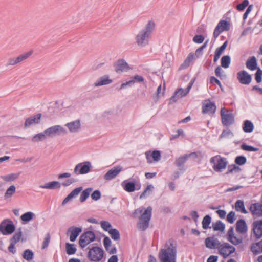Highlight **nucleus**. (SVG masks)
<instances>
[{
  "mask_svg": "<svg viewBox=\"0 0 262 262\" xmlns=\"http://www.w3.org/2000/svg\"><path fill=\"white\" fill-rule=\"evenodd\" d=\"M249 3L248 0H244L242 3L236 6V8L239 11H243L249 5Z\"/></svg>",
  "mask_w": 262,
  "mask_h": 262,
  "instance_id": "5fc2aeb1",
  "label": "nucleus"
},
{
  "mask_svg": "<svg viewBox=\"0 0 262 262\" xmlns=\"http://www.w3.org/2000/svg\"><path fill=\"white\" fill-rule=\"evenodd\" d=\"M243 130L245 133H251L254 129L253 123L249 120H245L243 124Z\"/></svg>",
  "mask_w": 262,
  "mask_h": 262,
  "instance_id": "473e14b6",
  "label": "nucleus"
},
{
  "mask_svg": "<svg viewBox=\"0 0 262 262\" xmlns=\"http://www.w3.org/2000/svg\"><path fill=\"white\" fill-rule=\"evenodd\" d=\"M210 162L213 164L212 168L216 172H221L226 168L227 165L226 159L220 155L212 157L210 160Z\"/></svg>",
  "mask_w": 262,
  "mask_h": 262,
  "instance_id": "20e7f679",
  "label": "nucleus"
},
{
  "mask_svg": "<svg viewBox=\"0 0 262 262\" xmlns=\"http://www.w3.org/2000/svg\"><path fill=\"white\" fill-rule=\"evenodd\" d=\"M246 66L247 69L254 71L257 69V60L255 56H252L248 58L246 62Z\"/></svg>",
  "mask_w": 262,
  "mask_h": 262,
  "instance_id": "cd10ccee",
  "label": "nucleus"
},
{
  "mask_svg": "<svg viewBox=\"0 0 262 262\" xmlns=\"http://www.w3.org/2000/svg\"><path fill=\"white\" fill-rule=\"evenodd\" d=\"M196 155L195 152H192L190 154H184L183 156H180L176 160V165L177 167H180L183 166L188 159L192 155Z\"/></svg>",
  "mask_w": 262,
  "mask_h": 262,
  "instance_id": "c756f323",
  "label": "nucleus"
},
{
  "mask_svg": "<svg viewBox=\"0 0 262 262\" xmlns=\"http://www.w3.org/2000/svg\"><path fill=\"white\" fill-rule=\"evenodd\" d=\"M92 168L91 163L89 161H85L77 164L74 169V173L76 175L85 174L91 170Z\"/></svg>",
  "mask_w": 262,
  "mask_h": 262,
  "instance_id": "9d476101",
  "label": "nucleus"
},
{
  "mask_svg": "<svg viewBox=\"0 0 262 262\" xmlns=\"http://www.w3.org/2000/svg\"><path fill=\"white\" fill-rule=\"evenodd\" d=\"M221 116L222 124L226 127L229 126L234 122V116L232 113H225L224 108L221 110Z\"/></svg>",
  "mask_w": 262,
  "mask_h": 262,
  "instance_id": "9b49d317",
  "label": "nucleus"
},
{
  "mask_svg": "<svg viewBox=\"0 0 262 262\" xmlns=\"http://www.w3.org/2000/svg\"><path fill=\"white\" fill-rule=\"evenodd\" d=\"M101 228L105 231L108 232L112 227L111 224L107 221H102L100 222Z\"/></svg>",
  "mask_w": 262,
  "mask_h": 262,
  "instance_id": "864d4df0",
  "label": "nucleus"
},
{
  "mask_svg": "<svg viewBox=\"0 0 262 262\" xmlns=\"http://www.w3.org/2000/svg\"><path fill=\"white\" fill-rule=\"evenodd\" d=\"M249 210L253 215H256L258 216H262V204L259 203L252 204Z\"/></svg>",
  "mask_w": 262,
  "mask_h": 262,
  "instance_id": "aec40b11",
  "label": "nucleus"
},
{
  "mask_svg": "<svg viewBox=\"0 0 262 262\" xmlns=\"http://www.w3.org/2000/svg\"><path fill=\"white\" fill-rule=\"evenodd\" d=\"M33 53L32 51H30L27 53L22 54L16 58V61L18 63H19L27 59L29 56H30Z\"/></svg>",
  "mask_w": 262,
  "mask_h": 262,
  "instance_id": "79ce46f5",
  "label": "nucleus"
},
{
  "mask_svg": "<svg viewBox=\"0 0 262 262\" xmlns=\"http://www.w3.org/2000/svg\"><path fill=\"white\" fill-rule=\"evenodd\" d=\"M66 252L68 255H73L76 252V248L74 244L69 243L66 244Z\"/></svg>",
  "mask_w": 262,
  "mask_h": 262,
  "instance_id": "a19ab883",
  "label": "nucleus"
},
{
  "mask_svg": "<svg viewBox=\"0 0 262 262\" xmlns=\"http://www.w3.org/2000/svg\"><path fill=\"white\" fill-rule=\"evenodd\" d=\"M193 54L192 53H191L188 55L187 58L185 59V61L181 65V66L184 68H186L187 66H188L190 62L193 59Z\"/></svg>",
  "mask_w": 262,
  "mask_h": 262,
  "instance_id": "e2e57ef3",
  "label": "nucleus"
},
{
  "mask_svg": "<svg viewBox=\"0 0 262 262\" xmlns=\"http://www.w3.org/2000/svg\"><path fill=\"white\" fill-rule=\"evenodd\" d=\"M152 208L148 206L140 217V222L137 224L138 228L141 231H145L148 227L152 215Z\"/></svg>",
  "mask_w": 262,
  "mask_h": 262,
  "instance_id": "7ed1b4c3",
  "label": "nucleus"
},
{
  "mask_svg": "<svg viewBox=\"0 0 262 262\" xmlns=\"http://www.w3.org/2000/svg\"><path fill=\"white\" fill-rule=\"evenodd\" d=\"M228 240L231 242L232 244L234 245H238L239 244L242 243L243 242V239L242 238H237L235 236H233L231 238H228Z\"/></svg>",
  "mask_w": 262,
  "mask_h": 262,
  "instance_id": "4d7b16f0",
  "label": "nucleus"
},
{
  "mask_svg": "<svg viewBox=\"0 0 262 262\" xmlns=\"http://www.w3.org/2000/svg\"><path fill=\"white\" fill-rule=\"evenodd\" d=\"M235 248L228 243H220L218 247V252L223 258H226L235 251Z\"/></svg>",
  "mask_w": 262,
  "mask_h": 262,
  "instance_id": "6e6552de",
  "label": "nucleus"
},
{
  "mask_svg": "<svg viewBox=\"0 0 262 262\" xmlns=\"http://www.w3.org/2000/svg\"><path fill=\"white\" fill-rule=\"evenodd\" d=\"M204 40V37L202 35H196L193 38V41L198 44L202 43Z\"/></svg>",
  "mask_w": 262,
  "mask_h": 262,
  "instance_id": "0e129e2a",
  "label": "nucleus"
},
{
  "mask_svg": "<svg viewBox=\"0 0 262 262\" xmlns=\"http://www.w3.org/2000/svg\"><path fill=\"white\" fill-rule=\"evenodd\" d=\"M96 236L94 232L88 231L81 235L79 239V244L82 248H84L91 243L95 240Z\"/></svg>",
  "mask_w": 262,
  "mask_h": 262,
  "instance_id": "0eeeda50",
  "label": "nucleus"
},
{
  "mask_svg": "<svg viewBox=\"0 0 262 262\" xmlns=\"http://www.w3.org/2000/svg\"><path fill=\"white\" fill-rule=\"evenodd\" d=\"M155 27V23L151 20L149 21L145 28L138 32L135 37V40L139 47H144L148 45Z\"/></svg>",
  "mask_w": 262,
  "mask_h": 262,
  "instance_id": "f257e3e1",
  "label": "nucleus"
},
{
  "mask_svg": "<svg viewBox=\"0 0 262 262\" xmlns=\"http://www.w3.org/2000/svg\"><path fill=\"white\" fill-rule=\"evenodd\" d=\"M33 256V252L30 249L25 250L23 254V258L28 261L32 260Z\"/></svg>",
  "mask_w": 262,
  "mask_h": 262,
  "instance_id": "09e8293b",
  "label": "nucleus"
},
{
  "mask_svg": "<svg viewBox=\"0 0 262 262\" xmlns=\"http://www.w3.org/2000/svg\"><path fill=\"white\" fill-rule=\"evenodd\" d=\"M211 222V217L209 215H205L202 221V228L204 229H207L208 228H210L211 227L209 226Z\"/></svg>",
  "mask_w": 262,
  "mask_h": 262,
  "instance_id": "58836bf2",
  "label": "nucleus"
},
{
  "mask_svg": "<svg viewBox=\"0 0 262 262\" xmlns=\"http://www.w3.org/2000/svg\"><path fill=\"white\" fill-rule=\"evenodd\" d=\"M161 262H176L177 246L173 241H169L159 253Z\"/></svg>",
  "mask_w": 262,
  "mask_h": 262,
  "instance_id": "f03ea898",
  "label": "nucleus"
},
{
  "mask_svg": "<svg viewBox=\"0 0 262 262\" xmlns=\"http://www.w3.org/2000/svg\"><path fill=\"white\" fill-rule=\"evenodd\" d=\"M216 106L214 102L208 101L202 105L203 114H214L216 111Z\"/></svg>",
  "mask_w": 262,
  "mask_h": 262,
  "instance_id": "dca6fc26",
  "label": "nucleus"
},
{
  "mask_svg": "<svg viewBox=\"0 0 262 262\" xmlns=\"http://www.w3.org/2000/svg\"><path fill=\"white\" fill-rule=\"evenodd\" d=\"M82 190V187H79L74 189L72 190L67 196V197L63 200L62 205H65L70 200L76 197L78 194Z\"/></svg>",
  "mask_w": 262,
  "mask_h": 262,
  "instance_id": "393cba45",
  "label": "nucleus"
},
{
  "mask_svg": "<svg viewBox=\"0 0 262 262\" xmlns=\"http://www.w3.org/2000/svg\"><path fill=\"white\" fill-rule=\"evenodd\" d=\"M234 135L233 133L229 129L224 130L221 135L219 137V139L221 140L224 138H229L233 137Z\"/></svg>",
  "mask_w": 262,
  "mask_h": 262,
  "instance_id": "8fccbe9b",
  "label": "nucleus"
},
{
  "mask_svg": "<svg viewBox=\"0 0 262 262\" xmlns=\"http://www.w3.org/2000/svg\"><path fill=\"white\" fill-rule=\"evenodd\" d=\"M122 170L120 165L114 167L109 170L104 176V179L106 181H110L115 178Z\"/></svg>",
  "mask_w": 262,
  "mask_h": 262,
  "instance_id": "2eb2a0df",
  "label": "nucleus"
},
{
  "mask_svg": "<svg viewBox=\"0 0 262 262\" xmlns=\"http://www.w3.org/2000/svg\"><path fill=\"white\" fill-rule=\"evenodd\" d=\"M235 213L234 211H230L227 216V221L229 223L233 224L235 220Z\"/></svg>",
  "mask_w": 262,
  "mask_h": 262,
  "instance_id": "680f3d73",
  "label": "nucleus"
},
{
  "mask_svg": "<svg viewBox=\"0 0 262 262\" xmlns=\"http://www.w3.org/2000/svg\"><path fill=\"white\" fill-rule=\"evenodd\" d=\"M234 162L236 164L241 166L246 163L247 159L244 156H238L235 158Z\"/></svg>",
  "mask_w": 262,
  "mask_h": 262,
  "instance_id": "3c124183",
  "label": "nucleus"
},
{
  "mask_svg": "<svg viewBox=\"0 0 262 262\" xmlns=\"http://www.w3.org/2000/svg\"><path fill=\"white\" fill-rule=\"evenodd\" d=\"M145 154L147 162L148 163L152 162L151 158L156 162H158L161 159V152L159 150H155L152 153H150V151H146Z\"/></svg>",
  "mask_w": 262,
  "mask_h": 262,
  "instance_id": "a211bd4d",
  "label": "nucleus"
},
{
  "mask_svg": "<svg viewBox=\"0 0 262 262\" xmlns=\"http://www.w3.org/2000/svg\"><path fill=\"white\" fill-rule=\"evenodd\" d=\"M33 53L32 51H30L27 53L22 54L16 58V61L18 63H19L27 59L29 56H30Z\"/></svg>",
  "mask_w": 262,
  "mask_h": 262,
  "instance_id": "37998d69",
  "label": "nucleus"
},
{
  "mask_svg": "<svg viewBox=\"0 0 262 262\" xmlns=\"http://www.w3.org/2000/svg\"><path fill=\"white\" fill-rule=\"evenodd\" d=\"M15 228L13 222L10 219H5L0 224V232L4 235L12 234Z\"/></svg>",
  "mask_w": 262,
  "mask_h": 262,
  "instance_id": "1a4fd4ad",
  "label": "nucleus"
},
{
  "mask_svg": "<svg viewBox=\"0 0 262 262\" xmlns=\"http://www.w3.org/2000/svg\"><path fill=\"white\" fill-rule=\"evenodd\" d=\"M231 62V58L229 55L223 56L221 60V66L224 68H229Z\"/></svg>",
  "mask_w": 262,
  "mask_h": 262,
  "instance_id": "4c0bfd02",
  "label": "nucleus"
},
{
  "mask_svg": "<svg viewBox=\"0 0 262 262\" xmlns=\"http://www.w3.org/2000/svg\"><path fill=\"white\" fill-rule=\"evenodd\" d=\"M255 79L257 83H260L262 81V70L258 68L255 74Z\"/></svg>",
  "mask_w": 262,
  "mask_h": 262,
  "instance_id": "6e6d98bb",
  "label": "nucleus"
},
{
  "mask_svg": "<svg viewBox=\"0 0 262 262\" xmlns=\"http://www.w3.org/2000/svg\"><path fill=\"white\" fill-rule=\"evenodd\" d=\"M128 69V65L124 59L119 60L115 66V71L117 73L127 71Z\"/></svg>",
  "mask_w": 262,
  "mask_h": 262,
  "instance_id": "4be33fe9",
  "label": "nucleus"
},
{
  "mask_svg": "<svg viewBox=\"0 0 262 262\" xmlns=\"http://www.w3.org/2000/svg\"><path fill=\"white\" fill-rule=\"evenodd\" d=\"M108 233L114 241H118L120 238L119 232L116 229H111V230L108 231Z\"/></svg>",
  "mask_w": 262,
  "mask_h": 262,
  "instance_id": "49530a36",
  "label": "nucleus"
},
{
  "mask_svg": "<svg viewBox=\"0 0 262 262\" xmlns=\"http://www.w3.org/2000/svg\"><path fill=\"white\" fill-rule=\"evenodd\" d=\"M241 170V168L239 166L236 165L235 164L230 165L228 166V170L226 172V174H228L230 173L233 172L234 171H239Z\"/></svg>",
  "mask_w": 262,
  "mask_h": 262,
  "instance_id": "603ef678",
  "label": "nucleus"
},
{
  "mask_svg": "<svg viewBox=\"0 0 262 262\" xmlns=\"http://www.w3.org/2000/svg\"><path fill=\"white\" fill-rule=\"evenodd\" d=\"M22 236V232L21 229H19L18 231H16L12 238L10 239V242L16 244L20 239Z\"/></svg>",
  "mask_w": 262,
  "mask_h": 262,
  "instance_id": "a18cd8bd",
  "label": "nucleus"
},
{
  "mask_svg": "<svg viewBox=\"0 0 262 262\" xmlns=\"http://www.w3.org/2000/svg\"><path fill=\"white\" fill-rule=\"evenodd\" d=\"M221 242L214 237H208L205 239V245L206 248L209 249H217Z\"/></svg>",
  "mask_w": 262,
  "mask_h": 262,
  "instance_id": "f3484780",
  "label": "nucleus"
},
{
  "mask_svg": "<svg viewBox=\"0 0 262 262\" xmlns=\"http://www.w3.org/2000/svg\"><path fill=\"white\" fill-rule=\"evenodd\" d=\"M208 43V40L206 41L202 46L197 49L195 51V54L197 57L203 54V50L206 47Z\"/></svg>",
  "mask_w": 262,
  "mask_h": 262,
  "instance_id": "13d9d810",
  "label": "nucleus"
},
{
  "mask_svg": "<svg viewBox=\"0 0 262 262\" xmlns=\"http://www.w3.org/2000/svg\"><path fill=\"white\" fill-rule=\"evenodd\" d=\"M50 241V235L48 233L47 234L45 238H44L42 245V249L46 248L49 244Z\"/></svg>",
  "mask_w": 262,
  "mask_h": 262,
  "instance_id": "69168bd1",
  "label": "nucleus"
},
{
  "mask_svg": "<svg viewBox=\"0 0 262 262\" xmlns=\"http://www.w3.org/2000/svg\"><path fill=\"white\" fill-rule=\"evenodd\" d=\"M235 208L237 211H239L245 214L248 212L245 209L244 202L242 200H238L236 201L235 203Z\"/></svg>",
  "mask_w": 262,
  "mask_h": 262,
  "instance_id": "72a5a7b5",
  "label": "nucleus"
},
{
  "mask_svg": "<svg viewBox=\"0 0 262 262\" xmlns=\"http://www.w3.org/2000/svg\"><path fill=\"white\" fill-rule=\"evenodd\" d=\"M112 82V80L109 78L107 75L99 78L95 82L94 85L95 86H99L103 85H107Z\"/></svg>",
  "mask_w": 262,
  "mask_h": 262,
  "instance_id": "c85d7f7f",
  "label": "nucleus"
},
{
  "mask_svg": "<svg viewBox=\"0 0 262 262\" xmlns=\"http://www.w3.org/2000/svg\"><path fill=\"white\" fill-rule=\"evenodd\" d=\"M61 186V184L58 181H52L46 183L45 185H40L39 187L43 189H60Z\"/></svg>",
  "mask_w": 262,
  "mask_h": 262,
  "instance_id": "bb28decb",
  "label": "nucleus"
},
{
  "mask_svg": "<svg viewBox=\"0 0 262 262\" xmlns=\"http://www.w3.org/2000/svg\"><path fill=\"white\" fill-rule=\"evenodd\" d=\"M237 78L239 82L245 85L249 84L252 81V76L246 71L242 70L237 73Z\"/></svg>",
  "mask_w": 262,
  "mask_h": 262,
  "instance_id": "ddd939ff",
  "label": "nucleus"
},
{
  "mask_svg": "<svg viewBox=\"0 0 262 262\" xmlns=\"http://www.w3.org/2000/svg\"><path fill=\"white\" fill-rule=\"evenodd\" d=\"M70 132L75 133L79 130L80 128L81 124L79 120H77L72 122L67 123L66 125Z\"/></svg>",
  "mask_w": 262,
  "mask_h": 262,
  "instance_id": "b1692460",
  "label": "nucleus"
},
{
  "mask_svg": "<svg viewBox=\"0 0 262 262\" xmlns=\"http://www.w3.org/2000/svg\"><path fill=\"white\" fill-rule=\"evenodd\" d=\"M46 136L51 137L55 135L64 134L67 133L66 129L61 125H56L52 126L45 130Z\"/></svg>",
  "mask_w": 262,
  "mask_h": 262,
  "instance_id": "f8f14e48",
  "label": "nucleus"
},
{
  "mask_svg": "<svg viewBox=\"0 0 262 262\" xmlns=\"http://www.w3.org/2000/svg\"><path fill=\"white\" fill-rule=\"evenodd\" d=\"M92 190V188H88L84 189L81 193L80 201L84 202L88 198Z\"/></svg>",
  "mask_w": 262,
  "mask_h": 262,
  "instance_id": "e433bc0d",
  "label": "nucleus"
},
{
  "mask_svg": "<svg viewBox=\"0 0 262 262\" xmlns=\"http://www.w3.org/2000/svg\"><path fill=\"white\" fill-rule=\"evenodd\" d=\"M104 253L102 248L99 247H93L89 249L88 258L92 261L98 262L102 259Z\"/></svg>",
  "mask_w": 262,
  "mask_h": 262,
  "instance_id": "39448f33",
  "label": "nucleus"
},
{
  "mask_svg": "<svg viewBox=\"0 0 262 262\" xmlns=\"http://www.w3.org/2000/svg\"><path fill=\"white\" fill-rule=\"evenodd\" d=\"M236 225V230L237 232L241 234H245L247 232V226L244 219H239L238 220Z\"/></svg>",
  "mask_w": 262,
  "mask_h": 262,
  "instance_id": "412c9836",
  "label": "nucleus"
},
{
  "mask_svg": "<svg viewBox=\"0 0 262 262\" xmlns=\"http://www.w3.org/2000/svg\"><path fill=\"white\" fill-rule=\"evenodd\" d=\"M71 230L70 240L71 242H74L82 231L81 227H72L68 230Z\"/></svg>",
  "mask_w": 262,
  "mask_h": 262,
  "instance_id": "a878e982",
  "label": "nucleus"
},
{
  "mask_svg": "<svg viewBox=\"0 0 262 262\" xmlns=\"http://www.w3.org/2000/svg\"><path fill=\"white\" fill-rule=\"evenodd\" d=\"M250 250L254 255L262 253V239L259 242L253 243L250 247Z\"/></svg>",
  "mask_w": 262,
  "mask_h": 262,
  "instance_id": "5701e85b",
  "label": "nucleus"
},
{
  "mask_svg": "<svg viewBox=\"0 0 262 262\" xmlns=\"http://www.w3.org/2000/svg\"><path fill=\"white\" fill-rule=\"evenodd\" d=\"M46 134L45 133V130L43 132L38 133L35 135L32 138V141L33 142H38L40 141H42L45 140L46 138Z\"/></svg>",
  "mask_w": 262,
  "mask_h": 262,
  "instance_id": "ea45409f",
  "label": "nucleus"
},
{
  "mask_svg": "<svg viewBox=\"0 0 262 262\" xmlns=\"http://www.w3.org/2000/svg\"><path fill=\"white\" fill-rule=\"evenodd\" d=\"M41 117V114L38 113L27 118L25 122V126L27 127L33 124H38L40 121Z\"/></svg>",
  "mask_w": 262,
  "mask_h": 262,
  "instance_id": "6ab92c4d",
  "label": "nucleus"
},
{
  "mask_svg": "<svg viewBox=\"0 0 262 262\" xmlns=\"http://www.w3.org/2000/svg\"><path fill=\"white\" fill-rule=\"evenodd\" d=\"M253 237L255 240L262 237V220L255 221L253 223Z\"/></svg>",
  "mask_w": 262,
  "mask_h": 262,
  "instance_id": "4468645a",
  "label": "nucleus"
},
{
  "mask_svg": "<svg viewBox=\"0 0 262 262\" xmlns=\"http://www.w3.org/2000/svg\"><path fill=\"white\" fill-rule=\"evenodd\" d=\"M16 191V187L14 185H11L6 190L5 194L4 197L5 199H8L11 198L13 194Z\"/></svg>",
  "mask_w": 262,
  "mask_h": 262,
  "instance_id": "c03bdc74",
  "label": "nucleus"
},
{
  "mask_svg": "<svg viewBox=\"0 0 262 262\" xmlns=\"http://www.w3.org/2000/svg\"><path fill=\"white\" fill-rule=\"evenodd\" d=\"M76 179H75L74 178H69L66 180L64 182H62L61 184L64 187H67L70 186L72 183L76 182Z\"/></svg>",
  "mask_w": 262,
  "mask_h": 262,
  "instance_id": "338daca9",
  "label": "nucleus"
},
{
  "mask_svg": "<svg viewBox=\"0 0 262 262\" xmlns=\"http://www.w3.org/2000/svg\"><path fill=\"white\" fill-rule=\"evenodd\" d=\"M20 173H13L8 175L2 176V179L6 182L14 181L18 178Z\"/></svg>",
  "mask_w": 262,
  "mask_h": 262,
  "instance_id": "c9c22d12",
  "label": "nucleus"
},
{
  "mask_svg": "<svg viewBox=\"0 0 262 262\" xmlns=\"http://www.w3.org/2000/svg\"><path fill=\"white\" fill-rule=\"evenodd\" d=\"M112 242L110 238L107 236H105L103 239L104 246L106 250H108V248L111 246Z\"/></svg>",
  "mask_w": 262,
  "mask_h": 262,
  "instance_id": "774afa93",
  "label": "nucleus"
},
{
  "mask_svg": "<svg viewBox=\"0 0 262 262\" xmlns=\"http://www.w3.org/2000/svg\"><path fill=\"white\" fill-rule=\"evenodd\" d=\"M216 26H219L221 31H228L230 29V23L226 20H220Z\"/></svg>",
  "mask_w": 262,
  "mask_h": 262,
  "instance_id": "f704fd0d",
  "label": "nucleus"
},
{
  "mask_svg": "<svg viewBox=\"0 0 262 262\" xmlns=\"http://www.w3.org/2000/svg\"><path fill=\"white\" fill-rule=\"evenodd\" d=\"M101 193L100 190H95L91 194V198L94 201H97L101 198Z\"/></svg>",
  "mask_w": 262,
  "mask_h": 262,
  "instance_id": "bf43d9fd",
  "label": "nucleus"
},
{
  "mask_svg": "<svg viewBox=\"0 0 262 262\" xmlns=\"http://www.w3.org/2000/svg\"><path fill=\"white\" fill-rule=\"evenodd\" d=\"M154 188V186L152 185H148L143 192L141 194L140 199H143L146 196L149 195L151 193L152 189Z\"/></svg>",
  "mask_w": 262,
  "mask_h": 262,
  "instance_id": "de8ad7c7",
  "label": "nucleus"
},
{
  "mask_svg": "<svg viewBox=\"0 0 262 262\" xmlns=\"http://www.w3.org/2000/svg\"><path fill=\"white\" fill-rule=\"evenodd\" d=\"M181 98L179 94V91H176L173 95L170 97L169 102L170 103H176Z\"/></svg>",
  "mask_w": 262,
  "mask_h": 262,
  "instance_id": "052dcab7",
  "label": "nucleus"
},
{
  "mask_svg": "<svg viewBox=\"0 0 262 262\" xmlns=\"http://www.w3.org/2000/svg\"><path fill=\"white\" fill-rule=\"evenodd\" d=\"M34 216L35 214L33 212L29 211L22 214L20 216V219L22 221V223L26 224L33 220Z\"/></svg>",
  "mask_w": 262,
  "mask_h": 262,
  "instance_id": "7c9ffc66",
  "label": "nucleus"
},
{
  "mask_svg": "<svg viewBox=\"0 0 262 262\" xmlns=\"http://www.w3.org/2000/svg\"><path fill=\"white\" fill-rule=\"evenodd\" d=\"M212 227L214 231H220L223 232L225 229V224L221 220H217L215 223H213Z\"/></svg>",
  "mask_w": 262,
  "mask_h": 262,
  "instance_id": "2f4dec72",
  "label": "nucleus"
},
{
  "mask_svg": "<svg viewBox=\"0 0 262 262\" xmlns=\"http://www.w3.org/2000/svg\"><path fill=\"white\" fill-rule=\"evenodd\" d=\"M121 185L124 190L127 192H132L136 190H140L141 187L140 182L134 179H130L123 181L122 182Z\"/></svg>",
  "mask_w": 262,
  "mask_h": 262,
  "instance_id": "423d86ee",
  "label": "nucleus"
}]
</instances>
